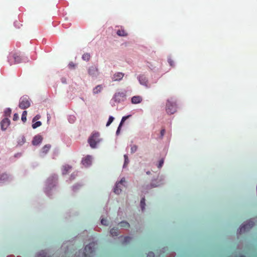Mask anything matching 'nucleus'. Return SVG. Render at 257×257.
I'll return each mask as SVG.
<instances>
[{"label": "nucleus", "instance_id": "nucleus-1", "mask_svg": "<svg viewBox=\"0 0 257 257\" xmlns=\"http://www.w3.org/2000/svg\"><path fill=\"white\" fill-rule=\"evenodd\" d=\"M101 141L100 134L98 132H93L88 140V143L91 148H96L97 145Z\"/></svg>", "mask_w": 257, "mask_h": 257}, {"label": "nucleus", "instance_id": "nucleus-2", "mask_svg": "<svg viewBox=\"0 0 257 257\" xmlns=\"http://www.w3.org/2000/svg\"><path fill=\"white\" fill-rule=\"evenodd\" d=\"M166 110L168 114H174L177 111L176 102L172 98L168 99L166 102Z\"/></svg>", "mask_w": 257, "mask_h": 257}, {"label": "nucleus", "instance_id": "nucleus-3", "mask_svg": "<svg viewBox=\"0 0 257 257\" xmlns=\"http://www.w3.org/2000/svg\"><path fill=\"white\" fill-rule=\"evenodd\" d=\"M96 243L94 242L86 245L84 248V255L85 257H92L94 252Z\"/></svg>", "mask_w": 257, "mask_h": 257}, {"label": "nucleus", "instance_id": "nucleus-4", "mask_svg": "<svg viewBox=\"0 0 257 257\" xmlns=\"http://www.w3.org/2000/svg\"><path fill=\"white\" fill-rule=\"evenodd\" d=\"M126 94L123 92H118L114 94L113 99L115 102L120 103L125 100Z\"/></svg>", "mask_w": 257, "mask_h": 257}, {"label": "nucleus", "instance_id": "nucleus-5", "mask_svg": "<svg viewBox=\"0 0 257 257\" xmlns=\"http://www.w3.org/2000/svg\"><path fill=\"white\" fill-rule=\"evenodd\" d=\"M31 103L29 98L27 97H21L19 102V107L22 109H25L30 106Z\"/></svg>", "mask_w": 257, "mask_h": 257}, {"label": "nucleus", "instance_id": "nucleus-6", "mask_svg": "<svg viewBox=\"0 0 257 257\" xmlns=\"http://www.w3.org/2000/svg\"><path fill=\"white\" fill-rule=\"evenodd\" d=\"M254 225V223L252 220H248L246 223L242 225L239 228V232L242 233L244 232L250 228H251Z\"/></svg>", "mask_w": 257, "mask_h": 257}, {"label": "nucleus", "instance_id": "nucleus-7", "mask_svg": "<svg viewBox=\"0 0 257 257\" xmlns=\"http://www.w3.org/2000/svg\"><path fill=\"white\" fill-rule=\"evenodd\" d=\"M124 183H125V180L124 178H122L119 182L116 184L114 189V192L115 194H119L121 192L122 187L125 186L123 184Z\"/></svg>", "mask_w": 257, "mask_h": 257}, {"label": "nucleus", "instance_id": "nucleus-8", "mask_svg": "<svg viewBox=\"0 0 257 257\" xmlns=\"http://www.w3.org/2000/svg\"><path fill=\"white\" fill-rule=\"evenodd\" d=\"M88 72L89 75L92 77L97 76L98 74V69L97 67L92 66L89 68Z\"/></svg>", "mask_w": 257, "mask_h": 257}, {"label": "nucleus", "instance_id": "nucleus-9", "mask_svg": "<svg viewBox=\"0 0 257 257\" xmlns=\"http://www.w3.org/2000/svg\"><path fill=\"white\" fill-rule=\"evenodd\" d=\"M10 124V120L7 117L4 118L1 122V129L3 131L6 130Z\"/></svg>", "mask_w": 257, "mask_h": 257}, {"label": "nucleus", "instance_id": "nucleus-10", "mask_svg": "<svg viewBox=\"0 0 257 257\" xmlns=\"http://www.w3.org/2000/svg\"><path fill=\"white\" fill-rule=\"evenodd\" d=\"M82 164L85 167H88L92 163V157L91 156L87 155L82 160Z\"/></svg>", "mask_w": 257, "mask_h": 257}, {"label": "nucleus", "instance_id": "nucleus-11", "mask_svg": "<svg viewBox=\"0 0 257 257\" xmlns=\"http://www.w3.org/2000/svg\"><path fill=\"white\" fill-rule=\"evenodd\" d=\"M42 140L43 138L41 136L39 135L35 136L33 140L32 144L34 146H37L40 144L42 142Z\"/></svg>", "mask_w": 257, "mask_h": 257}, {"label": "nucleus", "instance_id": "nucleus-12", "mask_svg": "<svg viewBox=\"0 0 257 257\" xmlns=\"http://www.w3.org/2000/svg\"><path fill=\"white\" fill-rule=\"evenodd\" d=\"M123 76L124 74L123 73L117 72L113 75L112 79L113 81H120L122 79Z\"/></svg>", "mask_w": 257, "mask_h": 257}, {"label": "nucleus", "instance_id": "nucleus-13", "mask_svg": "<svg viewBox=\"0 0 257 257\" xmlns=\"http://www.w3.org/2000/svg\"><path fill=\"white\" fill-rule=\"evenodd\" d=\"M131 115H127V116H123L121 118V121L119 124V126L117 129V131H116V134L117 135H118L119 134V132H120V129H121V127L122 125V124L123 123V122L126 120V119H127L128 118H129Z\"/></svg>", "mask_w": 257, "mask_h": 257}, {"label": "nucleus", "instance_id": "nucleus-14", "mask_svg": "<svg viewBox=\"0 0 257 257\" xmlns=\"http://www.w3.org/2000/svg\"><path fill=\"white\" fill-rule=\"evenodd\" d=\"M139 81L140 83L143 85L147 86L148 80L145 76L144 75H140L139 76Z\"/></svg>", "mask_w": 257, "mask_h": 257}, {"label": "nucleus", "instance_id": "nucleus-15", "mask_svg": "<svg viewBox=\"0 0 257 257\" xmlns=\"http://www.w3.org/2000/svg\"><path fill=\"white\" fill-rule=\"evenodd\" d=\"M143 99L140 96L137 95L133 96L131 99V102L133 104H138L142 102Z\"/></svg>", "mask_w": 257, "mask_h": 257}, {"label": "nucleus", "instance_id": "nucleus-16", "mask_svg": "<svg viewBox=\"0 0 257 257\" xmlns=\"http://www.w3.org/2000/svg\"><path fill=\"white\" fill-rule=\"evenodd\" d=\"M116 34L118 36L121 37H126L128 35L127 33L126 32L124 29L121 28V29L118 30L117 31Z\"/></svg>", "mask_w": 257, "mask_h": 257}, {"label": "nucleus", "instance_id": "nucleus-17", "mask_svg": "<svg viewBox=\"0 0 257 257\" xmlns=\"http://www.w3.org/2000/svg\"><path fill=\"white\" fill-rule=\"evenodd\" d=\"M102 88H103V87L101 85H97L93 89V94H98V93H100L101 91Z\"/></svg>", "mask_w": 257, "mask_h": 257}, {"label": "nucleus", "instance_id": "nucleus-18", "mask_svg": "<svg viewBox=\"0 0 257 257\" xmlns=\"http://www.w3.org/2000/svg\"><path fill=\"white\" fill-rule=\"evenodd\" d=\"M13 57L16 63H20L22 62V58L20 55L15 54L14 55Z\"/></svg>", "mask_w": 257, "mask_h": 257}, {"label": "nucleus", "instance_id": "nucleus-19", "mask_svg": "<svg viewBox=\"0 0 257 257\" xmlns=\"http://www.w3.org/2000/svg\"><path fill=\"white\" fill-rule=\"evenodd\" d=\"M50 148H51L50 145H49V144L46 145L43 147V148L42 149V151L44 154H46L48 153V152L49 151Z\"/></svg>", "mask_w": 257, "mask_h": 257}, {"label": "nucleus", "instance_id": "nucleus-20", "mask_svg": "<svg viewBox=\"0 0 257 257\" xmlns=\"http://www.w3.org/2000/svg\"><path fill=\"white\" fill-rule=\"evenodd\" d=\"M110 233L112 236H116L118 235V229L115 228H112L110 231Z\"/></svg>", "mask_w": 257, "mask_h": 257}, {"label": "nucleus", "instance_id": "nucleus-21", "mask_svg": "<svg viewBox=\"0 0 257 257\" xmlns=\"http://www.w3.org/2000/svg\"><path fill=\"white\" fill-rule=\"evenodd\" d=\"M119 226L121 227L128 228L130 227V224L126 221H121L119 223Z\"/></svg>", "mask_w": 257, "mask_h": 257}, {"label": "nucleus", "instance_id": "nucleus-22", "mask_svg": "<svg viewBox=\"0 0 257 257\" xmlns=\"http://www.w3.org/2000/svg\"><path fill=\"white\" fill-rule=\"evenodd\" d=\"M82 58L84 61H88L90 58V55L89 53H84L82 55Z\"/></svg>", "mask_w": 257, "mask_h": 257}, {"label": "nucleus", "instance_id": "nucleus-23", "mask_svg": "<svg viewBox=\"0 0 257 257\" xmlns=\"http://www.w3.org/2000/svg\"><path fill=\"white\" fill-rule=\"evenodd\" d=\"M140 205L141 207L142 208V211H143L145 208V198L144 197L142 198L141 202H140Z\"/></svg>", "mask_w": 257, "mask_h": 257}, {"label": "nucleus", "instance_id": "nucleus-24", "mask_svg": "<svg viewBox=\"0 0 257 257\" xmlns=\"http://www.w3.org/2000/svg\"><path fill=\"white\" fill-rule=\"evenodd\" d=\"M11 112H12V110L11 108H7L5 110V112H4V113H5V116L6 117H9V116H11Z\"/></svg>", "mask_w": 257, "mask_h": 257}, {"label": "nucleus", "instance_id": "nucleus-25", "mask_svg": "<svg viewBox=\"0 0 257 257\" xmlns=\"http://www.w3.org/2000/svg\"><path fill=\"white\" fill-rule=\"evenodd\" d=\"M27 115V111L26 110H24L23 112V113H22V118H21L22 120L24 122H25L26 121V120H27V118H26Z\"/></svg>", "mask_w": 257, "mask_h": 257}, {"label": "nucleus", "instance_id": "nucleus-26", "mask_svg": "<svg viewBox=\"0 0 257 257\" xmlns=\"http://www.w3.org/2000/svg\"><path fill=\"white\" fill-rule=\"evenodd\" d=\"M138 150V146L136 145H132L131 148V153L133 154L135 153Z\"/></svg>", "mask_w": 257, "mask_h": 257}, {"label": "nucleus", "instance_id": "nucleus-27", "mask_svg": "<svg viewBox=\"0 0 257 257\" xmlns=\"http://www.w3.org/2000/svg\"><path fill=\"white\" fill-rule=\"evenodd\" d=\"M42 125V123L41 121H37L35 123H33L32 124V127L35 129V128H36L37 127L41 126Z\"/></svg>", "mask_w": 257, "mask_h": 257}, {"label": "nucleus", "instance_id": "nucleus-28", "mask_svg": "<svg viewBox=\"0 0 257 257\" xmlns=\"http://www.w3.org/2000/svg\"><path fill=\"white\" fill-rule=\"evenodd\" d=\"M38 257H50V256H47L46 252L45 251L42 250L39 253Z\"/></svg>", "mask_w": 257, "mask_h": 257}, {"label": "nucleus", "instance_id": "nucleus-29", "mask_svg": "<svg viewBox=\"0 0 257 257\" xmlns=\"http://www.w3.org/2000/svg\"><path fill=\"white\" fill-rule=\"evenodd\" d=\"M124 162L123 167H124L126 166L127 165V164H128L129 160H128V157L126 155H124Z\"/></svg>", "mask_w": 257, "mask_h": 257}, {"label": "nucleus", "instance_id": "nucleus-30", "mask_svg": "<svg viewBox=\"0 0 257 257\" xmlns=\"http://www.w3.org/2000/svg\"><path fill=\"white\" fill-rule=\"evenodd\" d=\"M113 120H114V117L112 116H110L109 117L108 121L106 124V126H108L112 123V122L113 121Z\"/></svg>", "mask_w": 257, "mask_h": 257}, {"label": "nucleus", "instance_id": "nucleus-31", "mask_svg": "<svg viewBox=\"0 0 257 257\" xmlns=\"http://www.w3.org/2000/svg\"><path fill=\"white\" fill-rule=\"evenodd\" d=\"M6 179H7V175L6 174H0V180H5Z\"/></svg>", "mask_w": 257, "mask_h": 257}, {"label": "nucleus", "instance_id": "nucleus-32", "mask_svg": "<svg viewBox=\"0 0 257 257\" xmlns=\"http://www.w3.org/2000/svg\"><path fill=\"white\" fill-rule=\"evenodd\" d=\"M107 220L106 219H105V218H102L101 220V223L102 224L104 225H105V226H107L108 225V223H107Z\"/></svg>", "mask_w": 257, "mask_h": 257}, {"label": "nucleus", "instance_id": "nucleus-33", "mask_svg": "<svg viewBox=\"0 0 257 257\" xmlns=\"http://www.w3.org/2000/svg\"><path fill=\"white\" fill-rule=\"evenodd\" d=\"M132 240V238L130 236H125L124 238V243L129 242Z\"/></svg>", "mask_w": 257, "mask_h": 257}, {"label": "nucleus", "instance_id": "nucleus-34", "mask_svg": "<svg viewBox=\"0 0 257 257\" xmlns=\"http://www.w3.org/2000/svg\"><path fill=\"white\" fill-rule=\"evenodd\" d=\"M75 66H76V65L73 62L69 63V64L68 65V67L70 69H74L75 67Z\"/></svg>", "mask_w": 257, "mask_h": 257}, {"label": "nucleus", "instance_id": "nucleus-35", "mask_svg": "<svg viewBox=\"0 0 257 257\" xmlns=\"http://www.w3.org/2000/svg\"><path fill=\"white\" fill-rule=\"evenodd\" d=\"M164 164V159H161L160 160L159 162V164H158V167L159 168H160L162 167L163 165Z\"/></svg>", "mask_w": 257, "mask_h": 257}, {"label": "nucleus", "instance_id": "nucleus-36", "mask_svg": "<svg viewBox=\"0 0 257 257\" xmlns=\"http://www.w3.org/2000/svg\"><path fill=\"white\" fill-rule=\"evenodd\" d=\"M165 133V130L164 128L162 129L161 131V132H160V135H161L160 138L161 139H162L163 137H164Z\"/></svg>", "mask_w": 257, "mask_h": 257}, {"label": "nucleus", "instance_id": "nucleus-37", "mask_svg": "<svg viewBox=\"0 0 257 257\" xmlns=\"http://www.w3.org/2000/svg\"><path fill=\"white\" fill-rule=\"evenodd\" d=\"M19 118V115L17 113H15L13 116V120L14 121L17 120Z\"/></svg>", "mask_w": 257, "mask_h": 257}, {"label": "nucleus", "instance_id": "nucleus-38", "mask_svg": "<svg viewBox=\"0 0 257 257\" xmlns=\"http://www.w3.org/2000/svg\"><path fill=\"white\" fill-rule=\"evenodd\" d=\"M168 61L171 66H174V62L172 59H171V58H169V59H168Z\"/></svg>", "mask_w": 257, "mask_h": 257}, {"label": "nucleus", "instance_id": "nucleus-39", "mask_svg": "<svg viewBox=\"0 0 257 257\" xmlns=\"http://www.w3.org/2000/svg\"><path fill=\"white\" fill-rule=\"evenodd\" d=\"M71 167L69 166H65V170L66 171L65 172H63V174H66L69 169H70Z\"/></svg>", "mask_w": 257, "mask_h": 257}, {"label": "nucleus", "instance_id": "nucleus-40", "mask_svg": "<svg viewBox=\"0 0 257 257\" xmlns=\"http://www.w3.org/2000/svg\"><path fill=\"white\" fill-rule=\"evenodd\" d=\"M40 118V116L39 115H36L33 119V122H34V121H35L37 119H39Z\"/></svg>", "mask_w": 257, "mask_h": 257}, {"label": "nucleus", "instance_id": "nucleus-41", "mask_svg": "<svg viewBox=\"0 0 257 257\" xmlns=\"http://www.w3.org/2000/svg\"><path fill=\"white\" fill-rule=\"evenodd\" d=\"M154 253L153 252L150 251L149 252L148 256L149 257H154Z\"/></svg>", "mask_w": 257, "mask_h": 257}, {"label": "nucleus", "instance_id": "nucleus-42", "mask_svg": "<svg viewBox=\"0 0 257 257\" xmlns=\"http://www.w3.org/2000/svg\"><path fill=\"white\" fill-rule=\"evenodd\" d=\"M151 186H152V187H157L158 185H154L153 183H152L151 184Z\"/></svg>", "mask_w": 257, "mask_h": 257}, {"label": "nucleus", "instance_id": "nucleus-43", "mask_svg": "<svg viewBox=\"0 0 257 257\" xmlns=\"http://www.w3.org/2000/svg\"><path fill=\"white\" fill-rule=\"evenodd\" d=\"M239 257H245V256H243V255H241V256H239Z\"/></svg>", "mask_w": 257, "mask_h": 257}, {"label": "nucleus", "instance_id": "nucleus-44", "mask_svg": "<svg viewBox=\"0 0 257 257\" xmlns=\"http://www.w3.org/2000/svg\"><path fill=\"white\" fill-rule=\"evenodd\" d=\"M147 174H150V172H148Z\"/></svg>", "mask_w": 257, "mask_h": 257}]
</instances>
